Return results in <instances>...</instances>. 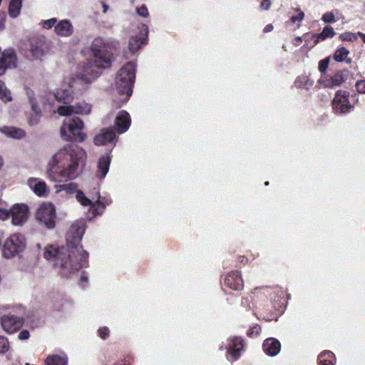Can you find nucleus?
I'll return each mask as SVG.
<instances>
[{"label": "nucleus", "instance_id": "nucleus-1", "mask_svg": "<svg viewBox=\"0 0 365 365\" xmlns=\"http://www.w3.org/2000/svg\"><path fill=\"white\" fill-rule=\"evenodd\" d=\"M85 230L84 220L77 221L67 232L66 247L51 245L45 247L44 258L52 263L63 277H68L88 266V253L81 244Z\"/></svg>", "mask_w": 365, "mask_h": 365}, {"label": "nucleus", "instance_id": "nucleus-2", "mask_svg": "<svg viewBox=\"0 0 365 365\" xmlns=\"http://www.w3.org/2000/svg\"><path fill=\"white\" fill-rule=\"evenodd\" d=\"M115 39L95 38L91 45V58L83 66L82 71L71 78L68 86L82 93L100 76V69L110 67L114 60L113 51L119 48Z\"/></svg>", "mask_w": 365, "mask_h": 365}, {"label": "nucleus", "instance_id": "nucleus-3", "mask_svg": "<svg viewBox=\"0 0 365 365\" xmlns=\"http://www.w3.org/2000/svg\"><path fill=\"white\" fill-rule=\"evenodd\" d=\"M87 152L76 145H66L48 158L46 175L52 182H66L76 179L84 170Z\"/></svg>", "mask_w": 365, "mask_h": 365}, {"label": "nucleus", "instance_id": "nucleus-4", "mask_svg": "<svg viewBox=\"0 0 365 365\" xmlns=\"http://www.w3.org/2000/svg\"><path fill=\"white\" fill-rule=\"evenodd\" d=\"M284 291L279 287L255 288L253 292L252 312L259 319L277 321L281 314Z\"/></svg>", "mask_w": 365, "mask_h": 365}, {"label": "nucleus", "instance_id": "nucleus-5", "mask_svg": "<svg viewBox=\"0 0 365 365\" xmlns=\"http://www.w3.org/2000/svg\"><path fill=\"white\" fill-rule=\"evenodd\" d=\"M26 94L31 104L33 112L36 115V123L38 121L41 113L40 102L49 110L53 108V101L55 99L63 106H70L69 103L73 100L72 92L65 86L56 88L53 93H45L44 94L36 95L31 89L26 90Z\"/></svg>", "mask_w": 365, "mask_h": 365}, {"label": "nucleus", "instance_id": "nucleus-6", "mask_svg": "<svg viewBox=\"0 0 365 365\" xmlns=\"http://www.w3.org/2000/svg\"><path fill=\"white\" fill-rule=\"evenodd\" d=\"M135 73L136 64L133 61L126 63L118 71L115 79V87L119 97L113 101V106L120 108L129 100L133 93Z\"/></svg>", "mask_w": 365, "mask_h": 365}, {"label": "nucleus", "instance_id": "nucleus-7", "mask_svg": "<svg viewBox=\"0 0 365 365\" xmlns=\"http://www.w3.org/2000/svg\"><path fill=\"white\" fill-rule=\"evenodd\" d=\"M84 123L79 117L66 119L60 129L61 138L65 141L83 142L86 135L83 132Z\"/></svg>", "mask_w": 365, "mask_h": 365}, {"label": "nucleus", "instance_id": "nucleus-8", "mask_svg": "<svg viewBox=\"0 0 365 365\" xmlns=\"http://www.w3.org/2000/svg\"><path fill=\"white\" fill-rule=\"evenodd\" d=\"M245 340L238 336H230L219 344V351H225V357L230 364L238 361L245 351Z\"/></svg>", "mask_w": 365, "mask_h": 365}, {"label": "nucleus", "instance_id": "nucleus-9", "mask_svg": "<svg viewBox=\"0 0 365 365\" xmlns=\"http://www.w3.org/2000/svg\"><path fill=\"white\" fill-rule=\"evenodd\" d=\"M2 255L6 259H11L21 253L26 247V238L19 233L8 237L2 245Z\"/></svg>", "mask_w": 365, "mask_h": 365}, {"label": "nucleus", "instance_id": "nucleus-10", "mask_svg": "<svg viewBox=\"0 0 365 365\" xmlns=\"http://www.w3.org/2000/svg\"><path fill=\"white\" fill-rule=\"evenodd\" d=\"M35 217L37 221L48 229H53L56 224V210L54 205L47 202L41 204L37 208Z\"/></svg>", "mask_w": 365, "mask_h": 365}, {"label": "nucleus", "instance_id": "nucleus-11", "mask_svg": "<svg viewBox=\"0 0 365 365\" xmlns=\"http://www.w3.org/2000/svg\"><path fill=\"white\" fill-rule=\"evenodd\" d=\"M349 92L344 90L337 91L332 100V109L335 114L344 115L354 110V105L350 101Z\"/></svg>", "mask_w": 365, "mask_h": 365}, {"label": "nucleus", "instance_id": "nucleus-12", "mask_svg": "<svg viewBox=\"0 0 365 365\" xmlns=\"http://www.w3.org/2000/svg\"><path fill=\"white\" fill-rule=\"evenodd\" d=\"M136 31L132 34L128 41V53L125 55L127 58H130V56L135 54L145 43V38L148 34V26L145 24H140L136 26Z\"/></svg>", "mask_w": 365, "mask_h": 365}, {"label": "nucleus", "instance_id": "nucleus-13", "mask_svg": "<svg viewBox=\"0 0 365 365\" xmlns=\"http://www.w3.org/2000/svg\"><path fill=\"white\" fill-rule=\"evenodd\" d=\"M222 286L224 289L238 292L244 288V281L240 271L233 270L222 277Z\"/></svg>", "mask_w": 365, "mask_h": 365}, {"label": "nucleus", "instance_id": "nucleus-14", "mask_svg": "<svg viewBox=\"0 0 365 365\" xmlns=\"http://www.w3.org/2000/svg\"><path fill=\"white\" fill-rule=\"evenodd\" d=\"M92 105L85 101H81L74 106H60L56 112L62 116H69L72 114L89 115L91 113ZM56 112L55 110H53Z\"/></svg>", "mask_w": 365, "mask_h": 365}, {"label": "nucleus", "instance_id": "nucleus-15", "mask_svg": "<svg viewBox=\"0 0 365 365\" xmlns=\"http://www.w3.org/2000/svg\"><path fill=\"white\" fill-rule=\"evenodd\" d=\"M14 226L23 225L29 219V208L26 204L17 203L9 209V217Z\"/></svg>", "mask_w": 365, "mask_h": 365}, {"label": "nucleus", "instance_id": "nucleus-16", "mask_svg": "<svg viewBox=\"0 0 365 365\" xmlns=\"http://www.w3.org/2000/svg\"><path fill=\"white\" fill-rule=\"evenodd\" d=\"M347 78V72L346 71H338L332 76L322 74L317 81V84L324 88H333L339 86Z\"/></svg>", "mask_w": 365, "mask_h": 365}, {"label": "nucleus", "instance_id": "nucleus-17", "mask_svg": "<svg viewBox=\"0 0 365 365\" xmlns=\"http://www.w3.org/2000/svg\"><path fill=\"white\" fill-rule=\"evenodd\" d=\"M45 54L43 43L38 39L31 41L24 51L26 57L33 61H41Z\"/></svg>", "mask_w": 365, "mask_h": 365}, {"label": "nucleus", "instance_id": "nucleus-18", "mask_svg": "<svg viewBox=\"0 0 365 365\" xmlns=\"http://www.w3.org/2000/svg\"><path fill=\"white\" fill-rule=\"evenodd\" d=\"M131 125V117L126 110H120L114 115L113 128L115 132L123 134L128 130Z\"/></svg>", "mask_w": 365, "mask_h": 365}, {"label": "nucleus", "instance_id": "nucleus-19", "mask_svg": "<svg viewBox=\"0 0 365 365\" xmlns=\"http://www.w3.org/2000/svg\"><path fill=\"white\" fill-rule=\"evenodd\" d=\"M0 323L2 329L6 332L12 334L22 327L24 318L12 314H8L1 317Z\"/></svg>", "mask_w": 365, "mask_h": 365}, {"label": "nucleus", "instance_id": "nucleus-20", "mask_svg": "<svg viewBox=\"0 0 365 365\" xmlns=\"http://www.w3.org/2000/svg\"><path fill=\"white\" fill-rule=\"evenodd\" d=\"M118 140V137L115 132L111 128H103L100 133L97 134L93 143L98 146L106 145L108 143H112L113 146L115 145Z\"/></svg>", "mask_w": 365, "mask_h": 365}, {"label": "nucleus", "instance_id": "nucleus-21", "mask_svg": "<svg viewBox=\"0 0 365 365\" xmlns=\"http://www.w3.org/2000/svg\"><path fill=\"white\" fill-rule=\"evenodd\" d=\"M29 187L34 192V193L40 197H45L48 196L49 190L46 182L38 178H29L26 182Z\"/></svg>", "mask_w": 365, "mask_h": 365}, {"label": "nucleus", "instance_id": "nucleus-22", "mask_svg": "<svg viewBox=\"0 0 365 365\" xmlns=\"http://www.w3.org/2000/svg\"><path fill=\"white\" fill-rule=\"evenodd\" d=\"M110 162V152L105 153L99 158L97 163V170L96 172V178L100 180L105 178L109 171Z\"/></svg>", "mask_w": 365, "mask_h": 365}, {"label": "nucleus", "instance_id": "nucleus-23", "mask_svg": "<svg viewBox=\"0 0 365 365\" xmlns=\"http://www.w3.org/2000/svg\"><path fill=\"white\" fill-rule=\"evenodd\" d=\"M262 348L267 355L275 356L280 352L281 344L279 341L275 338H268L264 341Z\"/></svg>", "mask_w": 365, "mask_h": 365}, {"label": "nucleus", "instance_id": "nucleus-24", "mask_svg": "<svg viewBox=\"0 0 365 365\" xmlns=\"http://www.w3.org/2000/svg\"><path fill=\"white\" fill-rule=\"evenodd\" d=\"M0 133L14 140H21L26 135V132L23 129L14 126L4 125L0 127Z\"/></svg>", "mask_w": 365, "mask_h": 365}, {"label": "nucleus", "instance_id": "nucleus-25", "mask_svg": "<svg viewBox=\"0 0 365 365\" xmlns=\"http://www.w3.org/2000/svg\"><path fill=\"white\" fill-rule=\"evenodd\" d=\"M55 32L57 35L63 37L71 36L73 33V26L71 21L63 19L60 21L55 26Z\"/></svg>", "mask_w": 365, "mask_h": 365}, {"label": "nucleus", "instance_id": "nucleus-26", "mask_svg": "<svg viewBox=\"0 0 365 365\" xmlns=\"http://www.w3.org/2000/svg\"><path fill=\"white\" fill-rule=\"evenodd\" d=\"M68 356L63 351L48 355L44 361L45 365H68Z\"/></svg>", "mask_w": 365, "mask_h": 365}, {"label": "nucleus", "instance_id": "nucleus-27", "mask_svg": "<svg viewBox=\"0 0 365 365\" xmlns=\"http://www.w3.org/2000/svg\"><path fill=\"white\" fill-rule=\"evenodd\" d=\"M76 199L83 207L87 208L88 210L93 209L98 212V208L95 207V203L93 202L95 196L91 199L88 197L82 190H78L76 195Z\"/></svg>", "mask_w": 365, "mask_h": 365}, {"label": "nucleus", "instance_id": "nucleus-28", "mask_svg": "<svg viewBox=\"0 0 365 365\" xmlns=\"http://www.w3.org/2000/svg\"><path fill=\"white\" fill-rule=\"evenodd\" d=\"M9 68H15L17 63V57L14 51L11 48L5 50L0 59Z\"/></svg>", "mask_w": 365, "mask_h": 365}, {"label": "nucleus", "instance_id": "nucleus-29", "mask_svg": "<svg viewBox=\"0 0 365 365\" xmlns=\"http://www.w3.org/2000/svg\"><path fill=\"white\" fill-rule=\"evenodd\" d=\"M317 361L318 365H335L336 358L332 351L325 350L318 355Z\"/></svg>", "mask_w": 365, "mask_h": 365}, {"label": "nucleus", "instance_id": "nucleus-30", "mask_svg": "<svg viewBox=\"0 0 365 365\" xmlns=\"http://www.w3.org/2000/svg\"><path fill=\"white\" fill-rule=\"evenodd\" d=\"M294 85L298 89H304L308 91L313 86L314 81L306 75H302L296 78Z\"/></svg>", "mask_w": 365, "mask_h": 365}, {"label": "nucleus", "instance_id": "nucleus-31", "mask_svg": "<svg viewBox=\"0 0 365 365\" xmlns=\"http://www.w3.org/2000/svg\"><path fill=\"white\" fill-rule=\"evenodd\" d=\"M93 202L95 203V207L98 208V212H96L93 209L90 210V211L92 212V214L93 215H97L102 214L106 205H109L111 202V201L107 200L106 202H103L101 200L100 192L98 190H97L96 192L95 200H93Z\"/></svg>", "mask_w": 365, "mask_h": 365}, {"label": "nucleus", "instance_id": "nucleus-32", "mask_svg": "<svg viewBox=\"0 0 365 365\" xmlns=\"http://www.w3.org/2000/svg\"><path fill=\"white\" fill-rule=\"evenodd\" d=\"M336 34L334 29L330 26H326L322 31L319 34H316L314 38V43H317L321 41H324L327 38H331Z\"/></svg>", "mask_w": 365, "mask_h": 365}, {"label": "nucleus", "instance_id": "nucleus-33", "mask_svg": "<svg viewBox=\"0 0 365 365\" xmlns=\"http://www.w3.org/2000/svg\"><path fill=\"white\" fill-rule=\"evenodd\" d=\"M342 18L343 16L340 11L337 9H334L324 13L322 16V20L324 23H334Z\"/></svg>", "mask_w": 365, "mask_h": 365}, {"label": "nucleus", "instance_id": "nucleus-34", "mask_svg": "<svg viewBox=\"0 0 365 365\" xmlns=\"http://www.w3.org/2000/svg\"><path fill=\"white\" fill-rule=\"evenodd\" d=\"M71 305V301L63 297H57L53 301V307L58 311L67 310Z\"/></svg>", "mask_w": 365, "mask_h": 365}, {"label": "nucleus", "instance_id": "nucleus-35", "mask_svg": "<svg viewBox=\"0 0 365 365\" xmlns=\"http://www.w3.org/2000/svg\"><path fill=\"white\" fill-rule=\"evenodd\" d=\"M21 6V0H11L9 6V16L11 18H16L20 14Z\"/></svg>", "mask_w": 365, "mask_h": 365}, {"label": "nucleus", "instance_id": "nucleus-36", "mask_svg": "<svg viewBox=\"0 0 365 365\" xmlns=\"http://www.w3.org/2000/svg\"><path fill=\"white\" fill-rule=\"evenodd\" d=\"M0 99L4 103L10 102L12 100V95L10 90L5 83L0 80Z\"/></svg>", "mask_w": 365, "mask_h": 365}, {"label": "nucleus", "instance_id": "nucleus-37", "mask_svg": "<svg viewBox=\"0 0 365 365\" xmlns=\"http://www.w3.org/2000/svg\"><path fill=\"white\" fill-rule=\"evenodd\" d=\"M77 185L76 183H69L67 185H61L56 187V193H60L62 191H64L66 194H72L76 192L77 193Z\"/></svg>", "mask_w": 365, "mask_h": 365}, {"label": "nucleus", "instance_id": "nucleus-38", "mask_svg": "<svg viewBox=\"0 0 365 365\" xmlns=\"http://www.w3.org/2000/svg\"><path fill=\"white\" fill-rule=\"evenodd\" d=\"M349 53V52L346 48L341 47V48H338L335 51L334 55V58L335 61H336L338 62H341L346 58Z\"/></svg>", "mask_w": 365, "mask_h": 365}, {"label": "nucleus", "instance_id": "nucleus-39", "mask_svg": "<svg viewBox=\"0 0 365 365\" xmlns=\"http://www.w3.org/2000/svg\"><path fill=\"white\" fill-rule=\"evenodd\" d=\"M304 17V14L299 11L298 14L295 16H292L290 19L287 21V24L289 25H296L297 28L300 26L301 21Z\"/></svg>", "mask_w": 365, "mask_h": 365}, {"label": "nucleus", "instance_id": "nucleus-40", "mask_svg": "<svg viewBox=\"0 0 365 365\" xmlns=\"http://www.w3.org/2000/svg\"><path fill=\"white\" fill-rule=\"evenodd\" d=\"M98 336L103 339H107L110 336V329L107 327H100L98 331Z\"/></svg>", "mask_w": 365, "mask_h": 365}, {"label": "nucleus", "instance_id": "nucleus-41", "mask_svg": "<svg viewBox=\"0 0 365 365\" xmlns=\"http://www.w3.org/2000/svg\"><path fill=\"white\" fill-rule=\"evenodd\" d=\"M9 349V343L6 337L0 336V354H4Z\"/></svg>", "mask_w": 365, "mask_h": 365}, {"label": "nucleus", "instance_id": "nucleus-42", "mask_svg": "<svg viewBox=\"0 0 365 365\" xmlns=\"http://www.w3.org/2000/svg\"><path fill=\"white\" fill-rule=\"evenodd\" d=\"M57 23V19L56 18H51L48 20L42 21L40 23V25L42 26V28L46 29H51Z\"/></svg>", "mask_w": 365, "mask_h": 365}, {"label": "nucleus", "instance_id": "nucleus-43", "mask_svg": "<svg viewBox=\"0 0 365 365\" xmlns=\"http://www.w3.org/2000/svg\"><path fill=\"white\" fill-rule=\"evenodd\" d=\"M133 361V357L131 355L128 354L112 365H132Z\"/></svg>", "mask_w": 365, "mask_h": 365}, {"label": "nucleus", "instance_id": "nucleus-44", "mask_svg": "<svg viewBox=\"0 0 365 365\" xmlns=\"http://www.w3.org/2000/svg\"><path fill=\"white\" fill-rule=\"evenodd\" d=\"M329 60L330 58L327 57L325 58L324 59L321 60L319 62V70L321 73H322V74H325L324 73L326 72L328 68Z\"/></svg>", "mask_w": 365, "mask_h": 365}, {"label": "nucleus", "instance_id": "nucleus-45", "mask_svg": "<svg viewBox=\"0 0 365 365\" xmlns=\"http://www.w3.org/2000/svg\"><path fill=\"white\" fill-rule=\"evenodd\" d=\"M261 329H262L259 325L255 324L248 330L247 334L251 337L257 336L261 332Z\"/></svg>", "mask_w": 365, "mask_h": 365}, {"label": "nucleus", "instance_id": "nucleus-46", "mask_svg": "<svg viewBox=\"0 0 365 365\" xmlns=\"http://www.w3.org/2000/svg\"><path fill=\"white\" fill-rule=\"evenodd\" d=\"M9 218V210L0 202V220H6Z\"/></svg>", "mask_w": 365, "mask_h": 365}, {"label": "nucleus", "instance_id": "nucleus-47", "mask_svg": "<svg viewBox=\"0 0 365 365\" xmlns=\"http://www.w3.org/2000/svg\"><path fill=\"white\" fill-rule=\"evenodd\" d=\"M136 13L141 17H148L149 15L148 10L145 5H142L140 7L136 8Z\"/></svg>", "mask_w": 365, "mask_h": 365}, {"label": "nucleus", "instance_id": "nucleus-48", "mask_svg": "<svg viewBox=\"0 0 365 365\" xmlns=\"http://www.w3.org/2000/svg\"><path fill=\"white\" fill-rule=\"evenodd\" d=\"M340 38L343 41H353L356 40L357 34L352 33H345L340 35Z\"/></svg>", "mask_w": 365, "mask_h": 365}, {"label": "nucleus", "instance_id": "nucleus-49", "mask_svg": "<svg viewBox=\"0 0 365 365\" xmlns=\"http://www.w3.org/2000/svg\"><path fill=\"white\" fill-rule=\"evenodd\" d=\"M355 87L357 92L365 94V80L357 81L355 83Z\"/></svg>", "mask_w": 365, "mask_h": 365}, {"label": "nucleus", "instance_id": "nucleus-50", "mask_svg": "<svg viewBox=\"0 0 365 365\" xmlns=\"http://www.w3.org/2000/svg\"><path fill=\"white\" fill-rule=\"evenodd\" d=\"M240 304L242 307L252 311V302H250V300L248 297H242Z\"/></svg>", "mask_w": 365, "mask_h": 365}, {"label": "nucleus", "instance_id": "nucleus-51", "mask_svg": "<svg viewBox=\"0 0 365 365\" xmlns=\"http://www.w3.org/2000/svg\"><path fill=\"white\" fill-rule=\"evenodd\" d=\"M89 280L88 275L86 272H83L81 274V286L82 287H86L88 285Z\"/></svg>", "mask_w": 365, "mask_h": 365}, {"label": "nucleus", "instance_id": "nucleus-52", "mask_svg": "<svg viewBox=\"0 0 365 365\" xmlns=\"http://www.w3.org/2000/svg\"><path fill=\"white\" fill-rule=\"evenodd\" d=\"M272 5L271 0H262L260 4V9L263 11H267L270 9Z\"/></svg>", "mask_w": 365, "mask_h": 365}, {"label": "nucleus", "instance_id": "nucleus-53", "mask_svg": "<svg viewBox=\"0 0 365 365\" xmlns=\"http://www.w3.org/2000/svg\"><path fill=\"white\" fill-rule=\"evenodd\" d=\"M30 334L28 330L24 329L19 334V339L20 340H26L29 338Z\"/></svg>", "mask_w": 365, "mask_h": 365}, {"label": "nucleus", "instance_id": "nucleus-54", "mask_svg": "<svg viewBox=\"0 0 365 365\" xmlns=\"http://www.w3.org/2000/svg\"><path fill=\"white\" fill-rule=\"evenodd\" d=\"M7 68H9L4 63H2L0 60V76L3 75Z\"/></svg>", "mask_w": 365, "mask_h": 365}, {"label": "nucleus", "instance_id": "nucleus-55", "mask_svg": "<svg viewBox=\"0 0 365 365\" xmlns=\"http://www.w3.org/2000/svg\"><path fill=\"white\" fill-rule=\"evenodd\" d=\"M4 28V14H0V31Z\"/></svg>", "mask_w": 365, "mask_h": 365}, {"label": "nucleus", "instance_id": "nucleus-56", "mask_svg": "<svg viewBox=\"0 0 365 365\" xmlns=\"http://www.w3.org/2000/svg\"><path fill=\"white\" fill-rule=\"evenodd\" d=\"M273 29H274V27L272 24H267L264 29V33L270 32L273 30Z\"/></svg>", "mask_w": 365, "mask_h": 365}, {"label": "nucleus", "instance_id": "nucleus-57", "mask_svg": "<svg viewBox=\"0 0 365 365\" xmlns=\"http://www.w3.org/2000/svg\"><path fill=\"white\" fill-rule=\"evenodd\" d=\"M102 7H103V13L107 12V11L109 9V6L106 4H105V3H102Z\"/></svg>", "mask_w": 365, "mask_h": 365}, {"label": "nucleus", "instance_id": "nucleus-58", "mask_svg": "<svg viewBox=\"0 0 365 365\" xmlns=\"http://www.w3.org/2000/svg\"><path fill=\"white\" fill-rule=\"evenodd\" d=\"M357 36H359L361 38L363 42L365 43V34H363L361 32H358Z\"/></svg>", "mask_w": 365, "mask_h": 365}, {"label": "nucleus", "instance_id": "nucleus-59", "mask_svg": "<svg viewBox=\"0 0 365 365\" xmlns=\"http://www.w3.org/2000/svg\"><path fill=\"white\" fill-rule=\"evenodd\" d=\"M302 41V37H297V38H296V39H295V43H294V44H295L296 46H299V42H301Z\"/></svg>", "mask_w": 365, "mask_h": 365}, {"label": "nucleus", "instance_id": "nucleus-60", "mask_svg": "<svg viewBox=\"0 0 365 365\" xmlns=\"http://www.w3.org/2000/svg\"><path fill=\"white\" fill-rule=\"evenodd\" d=\"M3 164H4V161H3V159L1 158V157L0 156V169L1 168V167L3 166Z\"/></svg>", "mask_w": 365, "mask_h": 365}, {"label": "nucleus", "instance_id": "nucleus-61", "mask_svg": "<svg viewBox=\"0 0 365 365\" xmlns=\"http://www.w3.org/2000/svg\"><path fill=\"white\" fill-rule=\"evenodd\" d=\"M269 182H265V185H268Z\"/></svg>", "mask_w": 365, "mask_h": 365}]
</instances>
